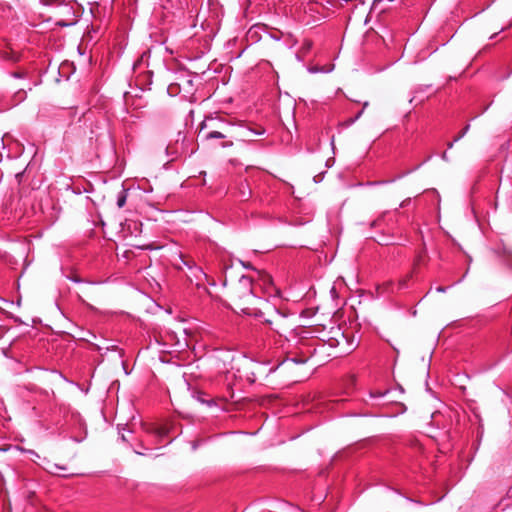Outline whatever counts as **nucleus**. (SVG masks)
<instances>
[{"label":"nucleus","mask_w":512,"mask_h":512,"mask_svg":"<svg viewBox=\"0 0 512 512\" xmlns=\"http://www.w3.org/2000/svg\"><path fill=\"white\" fill-rule=\"evenodd\" d=\"M229 131H223L218 129L205 130L203 133L199 134V137L203 141H209L212 139H225L228 137Z\"/></svg>","instance_id":"nucleus-4"},{"label":"nucleus","mask_w":512,"mask_h":512,"mask_svg":"<svg viewBox=\"0 0 512 512\" xmlns=\"http://www.w3.org/2000/svg\"><path fill=\"white\" fill-rule=\"evenodd\" d=\"M437 291H439V292H444V288H442V287H438V288H437Z\"/></svg>","instance_id":"nucleus-17"},{"label":"nucleus","mask_w":512,"mask_h":512,"mask_svg":"<svg viewBox=\"0 0 512 512\" xmlns=\"http://www.w3.org/2000/svg\"><path fill=\"white\" fill-rule=\"evenodd\" d=\"M380 4H381L380 0H373V5H372L371 11H370V17H373V14L376 12V10L378 9Z\"/></svg>","instance_id":"nucleus-7"},{"label":"nucleus","mask_w":512,"mask_h":512,"mask_svg":"<svg viewBox=\"0 0 512 512\" xmlns=\"http://www.w3.org/2000/svg\"><path fill=\"white\" fill-rule=\"evenodd\" d=\"M265 322H266V323H268L269 325H272V324H273V322H272V321H270V320H265Z\"/></svg>","instance_id":"nucleus-18"},{"label":"nucleus","mask_w":512,"mask_h":512,"mask_svg":"<svg viewBox=\"0 0 512 512\" xmlns=\"http://www.w3.org/2000/svg\"><path fill=\"white\" fill-rule=\"evenodd\" d=\"M332 68L331 69H328V70H322L323 72H331Z\"/></svg>","instance_id":"nucleus-21"},{"label":"nucleus","mask_w":512,"mask_h":512,"mask_svg":"<svg viewBox=\"0 0 512 512\" xmlns=\"http://www.w3.org/2000/svg\"><path fill=\"white\" fill-rule=\"evenodd\" d=\"M361 113H362V112H359V113L356 115L355 119H352V120H351V122H353V121H355L356 119H358V118L360 117Z\"/></svg>","instance_id":"nucleus-13"},{"label":"nucleus","mask_w":512,"mask_h":512,"mask_svg":"<svg viewBox=\"0 0 512 512\" xmlns=\"http://www.w3.org/2000/svg\"><path fill=\"white\" fill-rule=\"evenodd\" d=\"M469 129V125H467L463 130L462 132L454 139V142H457L458 140H460L465 134L466 132L468 131Z\"/></svg>","instance_id":"nucleus-8"},{"label":"nucleus","mask_w":512,"mask_h":512,"mask_svg":"<svg viewBox=\"0 0 512 512\" xmlns=\"http://www.w3.org/2000/svg\"><path fill=\"white\" fill-rule=\"evenodd\" d=\"M155 433H157L158 435L162 436L166 433L165 429L163 428H156L155 429Z\"/></svg>","instance_id":"nucleus-9"},{"label":"nucleus","mask_w":512,"mask_h":512,"mask_svg":"<svg viewBox=\"0 0 512 512\" xmlns=\"http://www.w3.org/2000/svg\"><path fill=\"white\" fill-rule=\"evenodd\" d=\"M306 360H307V358L300 359V360H298V363H305V362H306Z\"/></svg>","instance_id":"nucleus-14"},{"label":"nucleus","mask_w":512,"mask_h":512,"mask_svg":"<svg viewBox=\"0 0 512 512\" xmlns=\"http://www.w3.org/2000/svg\"><path fill=\"white\" fill-rule=\"evenodd\" d=\"M453 143H454V142L449 143V144H448V148H452V147H453Z\"/></svg>","instance_id":"nucleus-19"},{"label":"nucleus","mask_w":512,"mask_h":512,"mask_svg":"<svg viewBox=\"0 0 512 512\" xmlns=\"http://www.w3.org/2000/svg\"><path fill=\"white\" fill-rule=\"evenodd\" d=\"M189 279L191 282L195 281L197 287H201L205 280H207V275L200 267L191 268V274L189 275Z\"/></svg>","instance_id":"nucleus-5"},{"label":"nucleus","mask_w":512,"mask_h":512,"mask_svg":"<svg viewBox=\"0 0 512 512\" xmlns=\"http://www.w3.org/2000/svg\"><path fill=\"white\" fill-rule=\"evenodd\" d=\"M442 158H443L444 160H446V159H447V153H446V152H444V153H443Z\"/></svg>","instance_id":"nucleus-16"},{"label":"nucleus","mask_w":512,"mask_h":512,"mask_svg":"<svg viewBox=\"0 0 512 512\" xmlns=\"http://www.w3.org/2000/svg\"><path fill=\"white\" fill-rule=\"evenodd\" d=\"M232 145H233V142H232V141H230V142H225V143H223V144H222V147H224V148H225V147H231Z\"/></svg>","instance_id":"nucleus-11"},{"label":"nucleus","mask_w":512,"mask_h":512,"mask_svg":"<svg viewBox=\"0 0 512 512\" xmlns=\"http://www.w3.org/2000/svg\"><path fill=\"white\" fill-rule=\"evenodd\" d=\"M245 314H249V312L247 311V309H243L242 310Z\"/></svg>","instance_id":"nucleus-20"},{"label":"nucleus","mask_w":512,"mask_h":512,"mask_svg":"<svg viewBox=\"0 0 512 512\" xmlns=\"http://www.w3.org/2000/svg\"><path fill=\"white\" fill-rule=\"evenodd\" d=\"M218 129L223 131H230V124L220 118L209 117L206 118L201 124L199 129V134L203 133L205 130Z\"/></svg>","instance_id":"nucleus-3"},{"label":"nucleus","mask_w":512,"mask_h":512,"mask_svg":"<svg viewBox=\"0 0 512 512\" xmlns=\"http://www.w3.org/2000/svg\"><path fill=\"white\" fill-rule=\"evenodd\" d=\"M324 342L328 347L334 349L332 353L334 357L347 355L358 345L353 332L349 329L343 330L340 326L332 327Z\"/></svg>","instance_id":"nucleus-1"},{"label":"nucleus","mask_w":512,"mask_h":512,"mask_svg":"<svg viewBox=\"0 0 512 512\" xmlns=\"http://www.w3.org/2000/svg\"><path fill=\"white\" fill-rule=\"evenodd\" d=\"M126 199H127V193L124 189H122L117 197V206L119 208H122L126 203Z\"/></svg>","instance_id":"nucleus-6"},{"label":"nucleus","mask_w":512,"mask_h":512,"mask_svg":"<svg viewBox=\"0 0 512 512\" xmlns=\"http://www.w3.org/2000/svg\"><path fill=\"white\" fill-rule=\"evenodd\" d=\"M279 321H280V322H284V321H285L284 316H279Z\"/></svg>","instance_id":"nucleus-15"},{"label":"nucleus","mask_w":512,"mask_h":512,"mask_svg":"<svg viewBox=\"0 0 512 512\" xmlns=\"http://www.w3.org/2000/svg\"><path fill=\"white\" fill-rule=\"evenodd\" d=\"M240 282L243 283L244 285H249L250 284V280L247 277H242L240 279Z\"/></svg>","instance_id":"nucleus-10"},{"label":"nucleus","mask_w":512,"mask_h":512,"mask_svg":"<svg viewBox=\"0 0 512 512\" xmlns=\"http://www.w3.org/2000/svg\"><path fill=\"white\" fill-rule=\"evenodd\" d=\"M281 325L277 323V327L275 328L276 332H280Z\"/></svg>","instance_id":"nucleus-12"},{"label":"nucleus","mask_w":512,"mask_h":512,"mask_svg":"<svg viewBox=\"0 0 512 512\" xmlns=\"http://www.w3.org/2000/svg\"><path fill=\"white\" fill-rule=\"evenodd\" d=\"M395 392L396 395H389V400H386V417H395L406 411V407L401 400L404 392L403 388L399 387ZM388 394H390V392L386 390V396Z\"/></svg>","instance_id":"nucleus-2"}]
</instances>
